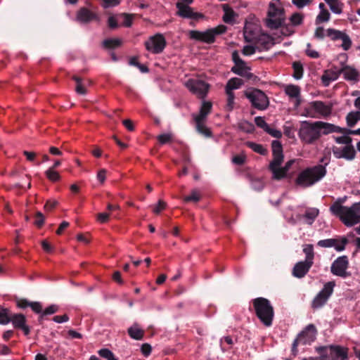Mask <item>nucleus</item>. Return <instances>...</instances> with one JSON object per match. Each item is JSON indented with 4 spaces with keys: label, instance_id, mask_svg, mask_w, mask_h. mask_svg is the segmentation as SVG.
<instances>
[{
    "label": "nucleus",
    "instance_id": "obj_1",
    "mask_svg": "<svg viewBox=\"0 0 360 360\" xmlns=\"http://www.w3.org/2000/svg\"><path fill=\"white\" fill-rule=\"evenodd\" d=\"M340 131V127L333 124L316 121H302L298 131L300 140L306 144H313L320 139L321 134L327 135Z\"/></svg>",
    "mask_w": 360,
    "mask_h": 360
},
{
    "label": "nucleus",
    "instance_id": "obj_2",
    "mask_svg": "<svg viewBox=\"0 0 360 360\" xmlns=\"http://www.w3.org/2000/svg\"><path fill=\"white\" fill-rule=\"evenodd\" d=\"M330 150H325L320 160V162L323 165H318L304 169L297 176L295 180L296 184L302 187H309L323 178L327 173L326 167L330 161Z\"/></svg>",
    "mask_w": 360,
    "mask_h": 360
},
{
    "label": "nucleus",
    "instance_id": "obj_3",
    "mask_svg": "<svg viewBox=\"0 0 360 360\" xmlns=\"http://www.w3.org/2000/svg\"><path fill=\"white\" fill-rule=\"evenodd\" d=\"M253 310L259 321L267 327L272 325L274 317V310L270 301L264 297H259L252 300Z\"/></svg>",
    "mask_w": 360,
    "mask_h": 360
},
{
    "label": "nucleus",
    "instance_id": "obj_4",
    "mask_svg": "<svg viewBox=\"0 0 360 360\" xmlns=\"http://www.w3.org/2000/svg\"><path fill=\"white\" fill-rule=\"evenodd\" d=\"M285 20V9L279 0H272L267 11L265 19L266 26L271 30H276L281 27Z\"/></svg>",
    "mask_w": 360,
    "mask_h": 360
},
{
    "label": "nucleus",
    "instance_id": "obj_5",
    "mask_svg": "<svg viewBox=\"0 0 360 360\" xmlns=\"http://www.w3.org/2000/svg\"><path fill=\"white\" fill-rule=\"evenodd\" d=\"M333 107L330 102L326 103L321 101H314L304 107L302 115L312 118L326 117L331 115Z\"/></svg>",
    "mask_w": 360,
    "mask_h": 360
},
{
    "label": "nucleus",
    "instance_id": "obj_6",
    "mask_svg": "<svg viewBox=\"0 0 360 360\" xmlns=\"http://www.w3.org/2000/svg\"><path fill=\"white\" fill-rule=\"evenodd\" d=\"M226 30V26L224 25H219L214 28L208 29L205 32L191 30L189 32V37L192 39L207 44H212L215 41L216 37L217 35L224 34Z\"/></svg>",
    "mask_w": 360,
    "mask_h": 360
},
{
    "label": "nucleus",
    "instance_id": "obj_7",
    "mask_svg": "<svg viewBox=\"0 0 360 360\" xmlns=\"http://www.w3.org/2000/svg\"><path fill=\"white\" fill-rule=\"evenodd\" d=\"M245 96L249 99L252 105L260 110L268 108L269 102L266 95L258 89H252L245 91Z\"/></svg>",
    "mask_w": 360,
    "mask_h": 360
},
{
    "label": "nucleus",
    "instance_id": "obj_8",
    "mask_svg": "<svg viewBox=\"0 0 360 360\" xmlns=\"http://www.w3.org/2000/svg\"><path fill=\"white\" fill-rule=\"evenodd\" d=\"M354 207L352 204L351 207H346L345 209L340 211L339 214H333V215L338 217L346 226H352L360 223V213Z\"/></svg>",
    "mask_w": 360,
    "mask_h": 360
},
{
    "label": "nucleus",
    "instance_id": "obj_9",
    "mask_svg": "<svg viewBox=\"0 0 360 360\" xmlns=\"http://www.w3.org/2000/svg\"><path fill=\"white\" fill-rule=\"evenodd\" d=\"M317 351L323 356L329 355L331 360H346L347 359V349L340 346L320 347L317 348Z\"/></svg>",
    "mask_w": 360,
    "mask_h": 360
},
{
    "label": "nucleus",
    "instance_id": "obj_10",
    "mask_svg": "<svg viewBox=\"0 0 360 360\" xmlns=\"http://www.w3.org/2000/svg\"><path fill=\"white\" fill-rule=\"evenodd\" d=\"M335 285V281L326 283L323 289L317 294L312 301L311 307L314 309L322 307L328 301L333 292V288Z\"/></svg>",
    "mask_w": 360,
    "mask_h": 360
},
{
    "label": "nucleus",
    "instance_id": "obj_11",
    "mask_svg": "<svg viewBox=\"0 0 360 360\" xmlns=\"http://www.w3.org/2000/svg\"><path fill=\"white\" fill-rule=\"evenodd\" d=\"M167 45L166 39L163 34L158 33L150 37L145 42V46L147 51L154 54L161 53Z\"/></svg>",
    "mask_w": 360,
    "mask_h": 360
},
{
    "label": "nucleus",
    "instance_id": "obj_12",
    "mask_svg": "<svg viewBox=\"0 0 360 360\" xmlns=\"http://www.w3.org/2000/svg\"><path fill=\"white\" fill-rule=\"evenodd\" d=\"M349 267V260L347 256L343 255L338 257L331 264L330 271L331 273L343 278H345L351 275L349 272L347 271Z\"/></svg>",
    "mask_w": 360,
    "mask_h": 360
},
{
    "label": "nucleus",
    "instance_id": "obj_13",
    "mask_svg": "<svg viewBox=\"0 0 360 360\" xmlns=\"http://www.w3.org/2000/svg\"><path fill=\"white\" fill-rule=\"evenodd\" d=\"M186 86L193 93L200 98H204L209 89L210 85L202 80L190 79L186 84Z\"/></svg>",
    "mask_w": 360,
    "mask_h": 360
},
{
    "label": "nucleus",
    "instance_id": "obj_14",
    "mask_svg": "<svg viewBox=\"0 0 360 360\" xmlns=\"http://www.w3.org/2000/svg\"><path fill=\"white\" fill-rule=\"evenodd\" d=\"M177 8L176 15L183 18H189L193 20H199L204 18V15L201 13L195 12L193 8L188 5H182L181 4H176Z\"/></svg>",
    "mask_w": 360,
    "mask_h": 360
},
{
    "label": "nucleus",
    "instance_id": "obj_15",
    "mask_svg": "<svg viewBox=\"0 0 360 360\" xmlns=\"http://www.w3.org/2000/svg\"><path fill=\"white\" fill-rule=\"evenodd\" d=\"M347 243V238L345 237H342L340 239L328 238L321 240L317 243V245L321 248L333 247L337 251L340 252L345 249V246Z\"/></svg>",
    "mask_w": 360,
    "mask_h": 360
},
{
    "label": "nucleus",
    "instance_id": "obj_16",
    "mask_svg": "<svg viewBox=\"0 0 360 360\" xmlns=\"http://www.w3.org/2000/svg\"><path fill=\"white\" fill-rule=\"evenodd\" d=\"M316 328L314 324H309L297 337L302 345L311 344L316 339Z\"/></svg>",
    "mask_w": 360,
    "mask_h": 360
},
{
    "label": "nucleus",
    "instance_id": "obj_17",
    "mask_svg": "<svg viewBox=\"0 0 360 360\" xmlns=\"http://www.w3.org/2000/svg\"><path fill=\"white\" fill-rule=\"evenodd\" d=\"M11 322L15 328L22 330L25 335L30 333V328L26 325V317L22 314H11Z\"/></svg>",
    "mask_w": 360,
    "mask_h": 360
},
{
    "label": "nucleus",
    "instance_id": "obj_18",
    "mask_svg": "<svg viewBox=\"0 0 360 360\" xmlns=\"http://www.w3.org/2000/svg\"><path fill=\"white\" fill-rule=\"evenodd\" d=\"M256 46L259 51H268L274 44V39L269 34H262L256 40Z\"/></svg>",
    "mask_w": 360,
    "mask_h": 360
},
{
    "label": "nucleus",
    "instance_id": "obj_19",
    "mask_svg": "<svg viewBox=\"0 0 360 360\" xmlns=\"http://www.w3.org/2000/svg\"><path fill=\"white\" fill-rule=\"evenodd\" d=\"M313 264L306 262L301 261L297 262L292 269V275L298 278H303L309 271Z\"/></svg>",
    "mask_w": 360,
    "mask_h": 360
},
{
    "label": "nucleus",
    "instance_id": "obj_20",
    "mask_svg": "<svg viewBox=\"0 0 360 360\" xmlns=\"http://www.w3.org/2000/svg\"><path fill=\"white\" fill-rule=\"evenodd\" d=\"M97 19L96 13L91 11L86 7L81 8L77 13V20L82 23H88Z\"/></svg>",
    "mask_w": 360,
    "mask_h": 360
},
{
    "label": "nucleus",
    "instance_id": "obj_21",
    "mask_svg": "<svg viewBox=\"0 0 360 360\" xmlns=\"http://www.w3.org/2000/svg\"><path fill=\"white\" fill-rule=\"evenodd\" d=\"M212 103L204 101L200 108V112L198 115H193L195 122H205L207 115L212 110Z\"/></svg>",
    "mask_w": 360,
    "mask_h": 360
},
{
    "label": "nucleus",
    "instance_id": "obj_22",
    "mask_svg": "<svg viewBox=\"0 0 360 360\" xmlns=\"http://www.w3.org/2000/svg\"><path fill=\"white\" fill-rule=\"evenodd\" d=\"M340 69L335 70L330 69L324 71L323 75L321 77V80L325 86H328L331 81L336 80L340 75Z\"/></svg>",
    "mask_w": 360,
    "mask_h": 360
},
{
    "label": "nucleus",
    "instance_id": "obj_23",
    "mask_svg": "<svg viewBox=\"0 0 360 360\" xmlns=\"http://www.w3.org/2000/svg\"><path fill=\"white\" fill-rule=\"evenodd\" d=\"M341 74L344 75L345 79L349 81L357 82L359 79L360 75L359 72L348 65H345L340 69Z\"/></svg>",
    "mask_w": 360,
    "mask_h": 360
},
{
    "label": "nucleus",
    "instance_id": "obj_24",
    "mask_svg": "<svg viewBox=\"0 0 360 360\" xmlns=\"http://www.w3.org/2000/svg\"><path fill=\"white\" fill-rule=\"evenodd\" d=\"M128 335L131 338L136 340H141L143 338L145 331L139 327L137 323H134L127 329Z\"/></svg>",
    "mask_w": 360,
    "mask_h": 360
},
{
    "label": "nucleus",
    "instance_id": "obj_25",
    "mask_svg": "<svg viewBox=\"0 0 360 360\" xmlns=\"http://www.w3.org/2000/svg\"><path fill=\"white\" fill-rule=\"evenodd\" d=\"M319 209L315 207H310L306 210L304 214H303L302 217L306 219L305 222L307 224L311 225L316 219V217L319 216Z\"/></svg>",
    "mask_w": 360,
    "mask_h": 360
},
{
    "label": "nucleus",
    "instance_id": "obj_26",
    "mask_svg": "<svg viewBox=\"0 0 360 360\" xmlns=\"http://www.w3.org/2000/svg\"><path fill=\"white\" fill-rule=\"evenodd\" d=\"M222 8L224 12L223 16L224 22L228 24H232L234 21V17L236 15L233 8L229 4H223Z\"/></svg>",
    "mask_w": 360,
    "mask_h": 360
},
{
    "label": "nucleus",
    "instance_id": "obj_27",
    "mask_svg": "<svg viewBox=\"0 0 360 360\" xmlns=\"http://www.w3.org/2000/svg\"><path fill=\"white\" fill-rule=\"evenodd\" d=\"M346 196L343 198H339L333 204L331 205L330 207V212L332 214H339L340 211H341L342 209H345L347 206H344L342 204L346 201Z\"/></svg>",
    "mask_w": 360,
    "mask_h": 360
},
{
    "label": "nucleus",
    "instance_id": "obj_28",
    "mask_svg": "<svg viewBox=\"0 0 360 360\" xmlns=\"http://www.w3.org/2000/svg\"><path fill=\"white\" fill-rule=\"evenodd\" d=\"M358 121H360V111H351L346 116L347 124L353 127Z\"/></svg>",
    "mask_w": 360,
    "mask_h": 360
},
{
    "label": "nucleus",
    "instance_id": "obj_29",
    "mask_svg": "<svg viewBox=\"0 0 360 360\" xmlns=\"http://www.w3.org/2000/svg\"><path fill=\"white\" fill-rule=\"evenodd\" d=\"M356 150L352 144L345 146L343 147V151L342 153V158L347 160H352L355 158Z\"/></svg>",
    "mask_w": 360,
    "mask_h": 360
},
{
    "label": "nucleus",
    "instance_id": "obj_30",
    "mask_svg": "<svg viewBox=\"0 0 360 360\" xmlns=\"http://www.w3.org/2000/svg\"><path fill=\"white\" fill-rule=\"evenodd\" d=\"M243 84V82L241 79L233 77L228 81L226 85V91H233V89H239Z\"/></svg>",
    "mask_w": 360,
    "mask_h": 360
},
{
    "label": "nucleus",
    "instance_id": "obj_31",
    "mask_svg": "<svg viewBox=\"0 0 360 360\" xmlns=\"http://www.w3.org/2000/svg\"><path fill=\"white\" fill-rule=\"evenodd\" d=\"M285 93L290 98H298L300 96V88L297 85L289 84L285 86Z\"/></svg>",
    "mask_w": 360,
    "mask_h": 360
},
{
    "label": "nucleus",
    "instance_id": "obj_32",
    "mask_svg": "<svg viewBox=\"0 0 360 360\" xmlns=\"http://www.w3.org/2000/svg\"><path fill=\"white\" fill-rule=\"evenodd\" d=\"M293 74L292 77L295 79H300L304 73V68L302 64L300 61H295L292 63Z\"/></svg>",
    "mask_w": 360,
    "mask_h": 360
},
{
    "label": "nucleus",
    "instance_id": "obj_33",
    "mask_svg": "<svg viewBox=\"0 0 360 360\" xmlns=\"http://www.w3.org/2000/svg\"><path fill=\"white\" fill-rule=\"evenodd\" d=\"M195 122L196 130L198 131V133L207 138L212 136V131L204 124V122Z\"/></svg>",
    "mask_w": 360,
    "mask_h": 360
},
{
    "label": "nucleus",
    "instance_id": "obj_34",
    "mask_svg": "<svg viewBox=\"0 0 360 360\" xmlns=\"http://www.w3.org/2000/svg\"><path fill=\"white\" fill-rule=\"evenodd\" d=\"M330 6L332 12L336 14H340L342 12L343 4L339 0H324Z\"/></svg>",
    "mask_w": 360,
    "mask_h": 360
},
{
    "label": "nucleus",
    "instance_id": "obj_35",
    "mask_svg": "<svg viewBox=\"0 0 360 360\" xmlns=\"http://www.w3.org/2000/svg\"><path fill=\"white\" fill-rule=\"evenodd\" d=\"M72 79L76 83L75 91L78 94L84 95L86 94V89L83 84L82 79L78 76L74 75Z\"/></svg>",
    "mask_w": 360,
    "mask_h": 360
},
{
    "label": "nucleus",
    "instance_id": "obj_36",
    "mask_svg": "<svg viewBox=\"0 0 360 360\" xmlns=\"http://www.w3.org/2000/svg\"><path fill=\"white\" fill-rule=\"evenodd\" d=\"M122 44V41L119 39H107L103 41V46L107 49H114Z\"/></svg>",
    "mask_w": 360,
    "mask_h": 360
},
{
    "label": "nucleus",
    "instance_id": "obj_37",
    "mask_svg": "<svg viewBox=\"0 0 360 360\" xmlns=\"http://www.w3.org/2000/svg\"><path fill=\"white\" fill-rule=\"evenodd\" d=\"M269 170L273 173V179L276 180H281L286 176L287 173L280 167H269Z\"/></svg>",
    "mask_w": 360,
    "mask_h": 360
},
{
    "label": "nucleus",
    "instance_id": "obj_38",
    "mask_svg": "<svg viewBox=\"0 0 360 360\" xmlns=\"http://www.w3.org/2000/svg\"><path fill=\"white\" fill-rule=\"evenodd\" d=\"M11 314L10 311L0 306V324L6 325L11 322Z\"/></svg>",
    "mask_w": 360,
    "mask_h": 360
},
{
    "label": "nucleus",
    "instance_id": "obj_39",
    "mask_svg": "<svg viewBox=\"0 0 360 360\" xmlns=\"http://www.w3.org/2000/svg\"><path fill=\"white\" fill-rule=\"evenodd\" d=\"M246 145L248 147L251 148L253 151H255V153H257L260 155H264L267 153L266 149H265L263 147V146L261 144H258V143L251 142V141H248L246 143Z\"/></svg>",
    "mask_w": 360,
    "mask_h": 360
},
{
    "label": "nucleus",
    "instance_id": "obj_40",
    "mask_svg": "<svg viewBox=\"0 0 360 360\" xmlns=\"http://www.w3.org/2000/svg\"><path fill=\"white\" fill-rule=\"evenodd\" d=\"M231 72L236 75H238L240 77H243L244 73L246 72L247 70H250V68L246 65L245 63H243V65H233L231 68Z\"/></svg>",
    "mask_w": 360,
    "mask_h": 360
},
{
    "label": "nucleus",
    "instance_id": "obj_41",
    "mask_svg": "<svg viewBox=\"0 0 360 360\" xmlns=\"http://www.w3.org/2000/svg\"><path fill=\"white\" fill-rule=\"evenodd\" d=\"M238 128L247 133H252L255 130V126L247 120H243L238 123Z\"/></svg>",
    "mask_w": 360,
    "mask_h": 360
},
{
    "label": "nucleus",
    "instance_id": "obj_42",
    "mask_svg": "<svg viewBox=\"0 0 360 360\" xmlns=\"http://www.w3.org/2000/svg\"><path fill=\"white\" fill-rule=\"evenodd\" d=\"M303 252L306 255V258H305L304 261L313 264V259H314V257L313 245L311 244L307 245L304 248Z\"/></svg>",
    "mask_w": 360,
    "mask_h": 360
},
{
    "label": "nucleus",
    "instance_id": "obj_43",
    "mask_svg": "<svg viewBox=\"0 0 360 360\" xmlns=\"http://www.w3.org/2000/svg\"><path fill=\"white\" fill-rule=\"evenodd\" d=\"M249 179L251 183V186L253 189L257 191H260L264 188V182L259 178H254L252 176H249Z\"/></svg>",
    "mask_w": 360,
    "mask_h": 360
},
{
    "label": "nucleus",
    "instance_id": "obj_44",
    "mask_svg": "<svg viewBox=\"0 0 360 360\" xmlns=\"http://www.w3.org/2000/svg\"><path fill=\"white\" fill-rule=\"evenodd\" d=\"M343 32H341L340 30L333 29V28H328L326 30V35L330 38L333 41H336L338 39H340L342 35L343 34Z\"/></svg>",
    "mask_w": 360,
    "mask_h": 360
},
{
    "label": "nucleus",
    "instance_id": "obj_45",
    "mask_svg": "<svg viewBox=\"0 0 360 360\" xmlns=\"http://www.w3.org/2000/svg\"><path fill=\"white\" fill-rule=\"evenodd\" d=\"M330 14L326 9H322L316 18V24L328 22L330 20Z\"/></svg>",
    "mask_w": 360,
    "mask_h": 360
},
{
    "label": "nucleus",
    "instance_id": "obj_46",
    "mask_svg": "<svg viewBox=\"0 0 360 360\" xmlns=\"http://www.w3.org/2000/svg\"><path fill=\"white\" fill-rule=\"evenodd\" d=\"M98 354L100 356L107 360H116V357L112 352L107 348L101 349L98 351Z\"/></svg>",
    "mask_w": 360,
    "mask_h": 360
},
{
    "label": "nucleus",
    "instance_id": "obj_47",
    "mask_svg": "<svg viewBox=\"0 0 360 360\" xmlns=\"http://www.w3.org/2000/svg\"><path fill=\"white\" fill-rule=\"evenodd\" d=\"M304 15L300 13H293L290 18L291 24L294 26L300 25L302 23Z\"/></svg>",
    "mask_w": 360,
    "mask_h": 360
},
{
    "label": "nucleus",
    "instance_id": "obj_48",
    "mask_svg": "<svg viewBox=\"0 0 360 360\" xmlns=\"http://www.w3.org/2000/svg\"><path fill=\"white\" fill-rule=\"evenodd\" d=\"M45 222V217L41 212H37L34 215V224L39 229L41 228Z\"/></svg>",
    "mask_w": 360,
    "mask_h": 360
},
{
    "label": "nucleus",
    "instance_id": "obj_49",
    "mask_svg": "<svg viewBox=\"0 0 360 360\" xmlns=\"http://www.w3.org/2000/svg\"><path fill=\"white\" fill-rule=\"evenodd\" d=\"M340 39L342 41V44L341 45V47L343 50L347 51L349 50L352 46V40L349 35H347L346 33H343Z\"/></svg>",
    "mask_w": 360,
    "mask_h": 360
},
{
    "label": "nucleus",
    "instance_id": "obj_50",
    "mask_svg": "<svg viewBox=\"0 0 360 360\" xmlns=\"http://www.w3.org/2000/svg\"><path fill=\"white\" fill-rule=\"evenodd\" d=\"M46 176L53 182L58 181L60 179V176L58 172L53 170V168H49L46 171Z\"/></svg>",
    "mask_w": 360,
    "mask_h": 360
},
{
    "label": "nucleus",
    "instance_id": "obj_51",
    "mask_svg": "<svg viewBox=\"0 0 360 360\" xmlns=\"http://www.w3.org/2000/svg\"><path fill=\"white\" fill-rule=\"evenodd\" d=\"M271 148H272V154L278 155V154H283V147L281 143L279 141L274 140L271 142Z\"/></svg>",
    "mask_w": 360,
    "mask_h": 360
},
{
    "label": "nucleus",
    "instance_id": "obj_52",
    "mask_svg": "<svg viewBox=\"0 0 360 360\" xmlns=\"http://www.w3.org/2000/svg\"><path fill=\"white\" fill-rule=\"evenodd\" d=\"M273 157L269 167H280L283 161V154L273 155Z\"/></svg>",
    "mask_w": 360,
    "mask_h": 360
},
{
    "label": "nucleus",
    "instance_id": "obj_53",
    "mask_svg": "<svg viewBox=\"0 0 360 360\" xmlns=\"http://www.w3.org/2000/svg\"><path fill=\"white\" fill-rule=\"evenodd\" d=\"M200 196L199 193L197 191L193 190V191H192L191 195L185 196L184 198V201L186 202H191V201L197 202L200 200Z\"/></svg>",
    "mask_w": 360,
    "mask_h": 360
},
{
    "label": "nucleus",
    "instance_id": "obj_54",
    "mask_svg": "<svg viewBox=\"0 0 360 360\" xmlns=\"http://www.w3.org/2000/svg\"><path fill=\"white\" fill-rule=\"evenodd\" d=\"M335 141L337 143L339 144H345L346 146L352 144V139L349 136H338L334 137Z\"/></svg>",
    "mask_w": 360,
    "mask_h": 360
},
{
    "label": "nucleus",
    "instance_id": "obj_55",
    "mask_svg": "<svg viewBox=\"0 0 360 360\" xmlns=\"http://www.w3.org/2000/svg\"><path fill=\"white\" fill-rule=\"evenodd\" d=\"M255 124L262 129L264 131L269 127L268 124L265 122L264 117L258 116L255 118Z\"/></svg>",
    "mask_w": 360,
    "mask_h": 360
},
{
    "label": "nucleus",
    "instance_id": "obj_56",
    "mask_svg": "<svg viewBox=\"0 0 360 360\" xmlns=\"http://www.w3.org/2000/svg\"><path fill=\"white\" fill-rule=\"evenodd\" d=\"M172 139L171 134H162L158 136V140L161 144H165L170 142Z\"/></svg>",
    "mask_w": 360,
    "mask_h": 360
},
{
    "label": "nucleus",
    "instance_id": "obj_57",
    "mask_svg": "<svg viewBox=\"0 0 360 360\" xmlns=\"http://www.w3.org/2000/svg\"><path fill=\"white\" fill-rule=\"evenodd\" d=\"M246 160L245 155L241 154V155H236L233 157L232 162L233 164L237 165H243Z\"/></svg>",
    "mask_w": 360,
    "mask_h": 360
},
{
    "label": "nucleus",
    "instance_id": "obj_58",
    "mask_svg": "<svg viewBox=\"0 0 360 360\" xmlns=\"http://www.w3.org/2000/svg\"><path fill=\"white\" fill-rule=\"evenodd\" d=\"M16 305L20 309H25L28 307H30L31 302L24 298H18L16 299Z\"/></svg>",
    "mask_w": 360,
    "mask_h": 360
},
{
    "label": "nucleus",
    "instance_id": "obj_59",
    "mask_svg": "<svg viewBox=\"0 0 360 360\" xmlns=\"http://www.w3.org/2000/svg\"><path fill=\"white\" fill-rule=\"evenodd\" d=\"M256 49H257L256 45H246L243 47L242 53L245 56H250L255 53Z\"/></svg>",
    "mask_w": 360,
    "mask_h": 360
},
{
    "label": "nucleus",
    "instance_id": "obj_60",
    "mask_svg": "<svg viewBox=\"0 0 360 360\" xmlns=\"http://www.w3.org/2000/svg\"><path fill=\"white\" fill-rule=\"evenodd\" d=\"M227 95V106L229 110H232L233 107V103L235 99V95L233 91H226Z\"/></svg>",
    "mask_w": 360,
    "mask_h": 360
},
{
    "label": "nucleus",
    "instance_id": "obj_61",
    "mask_svg": "<svg viewBox=\"0 0 360 360\" xmlns=\"http://www.w3.org/2000/svg\"><path fill=\"white\" fill-rule=\"evenodd\" d=\"M306 54L307 56L311 58H318L319 57V53L315 50L311 49V44L308 43L307 45Z\"/></svg>",
    "mask_w": 360,
    "mask_h": 360
},
{
    "label": "nucleus",
    "instance_id": "obj_62",
    "mask_svg": "<svg viewBox=\"0 0 360 360\" xmlns=\"http://www.w3.org/2000/svg\"><path fill=\"white\" fill-rule=\"evenodd\" d=\"M167 204L162 200H160L158 204L153 208V212L156 214L160 213L161 211L165 209Z\"/></svg>",
    "mask_w": 360,
    "mask_h": 360
},
{
    "label": "nucleus",
    "instance_id": "obj_63",
    "mask_svg": "<svg viewBox=\"0 0 360 360\" xmlns=\"http://www.w3.org/2000/svg\"><path fill=\"white\" fill-rule=\"evenodd\" d=\"M265 132H266L267 134H270L271 136L276 138V139H280L282 136V133L280 130L272 129L269 126L266 129Z\"/></svg>",
    "mask_w": 360,
    "mask_h": 360
},
{
    "label": "nucleus",
    "instance_id": "obj_64",
    "mask_svg": "<svg viewBox=\"0 0 360 360\" xmlns=\"http://www.w3.org/2000/svg\"><path fill=\"white\" fill-rule=\"evenodd\" d=\"M314 37L319 40H323L325 37V30L323 27H316L314 32Z\"/></svg>",
    "mask_w": 360,
    "mask_h": 360
}]
</instances>
